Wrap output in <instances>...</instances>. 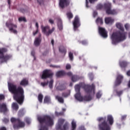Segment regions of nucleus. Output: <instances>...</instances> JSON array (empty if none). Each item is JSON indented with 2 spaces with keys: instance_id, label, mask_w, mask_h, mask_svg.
Instances as JSON below:
<instances>
[{
  "instance_id": "c756f323",
  "label": "nucleus",
  "mask_w": 130,
  "mask_h": 130,
  "mask_svg": "<svg viewBox=\"0 0 130 130\" xmlns=\"http://www.w3.org/2000/svg\"><path fill=\"white\" fill-rule=\"evenodd\" d=\"M120 66L121 68H124L125 67H126L127 66V62L126 61H120L119 62Z\"/></svg>"
},
{
  "instance_id": "09e8293b",
  "label": "nucleus",
  "mask_w": 130,
  "mask_h": 130,
  "mask_svg": "<svg viewBox=\"0 0 130 130\" xmlns=\"http://www.w3.org/2000/svg\"><path fill=\"white\" fill-rule=\"evenodd\" d=\"M115 93H117V95H118V96H120V95H121V94H122V91H116V90H115Z\"/></svg>"
},
{
  "instance_id": "a19ab883",
  "label": "nucleus",
  "mask_w": 130,
  "mask_h": 130,
  "mask_svg": "<svg viewBox=\"0 0 130 130\" xmlns=\"http://www.w3.org/2000/svg\"><path fill=\"white\" fill-rule=\"evenodd\" d=\"M70 92H68V93H63L62 94V96L63 97H64V98H67V97H69V96L70 95Z\"/></svg>"
},
{
  "instance_id": "1a4fd4ad",
  "label": "nucleus",
  "mask_w": 130,
  "mask_h": 130,
  "mask_svg": "<svg viewBox=\"0 0 130 130\" xmlns=\"http://www.w3.org/2000/svg\"><path fill=\"white\" fill-rule=\"evenodd\" d=\"M6 26L7 28H9L10 32H12V33H14V34L17 33V30L16 29H17V25L7 22L6 23Z\"/></svg>"
},
{
  "instance_id": "58836bf2",
  "label": "nucleus",
  "mask_w": 130,
  "mask_h": 130,
  "mask_svg": "<svg viewBox=\"0 0 130 130\" xmlns=\"http://www.w3.org/2000/svg\"><path fill=\"white\" fill-rule=\"evenodd\" d=\"M69 128V123H66L63 126V129L62 130H67Z\"/></svg>"
},
{
  "instance_id": "ea45409f",
  "label": "nucleus",
  "mask_w": 130,
  "mask_h": 130,
  "mask_svg": "<svg viewBox=\"0 0 130 130\" xmlns=\"http://www.w3.org/2000/svg\"><path fill=\"white\" fill-rule=\"evenodd\" d=\"M42 99H43V95L41 94H40L38 96V100L39 102H42Z\"/></svg>"
},
{
  "instance_id": "cd10ccee",
  "label": "nucleus",
  "mask_w": 130,
  "mask_h": 130,
  "mask_svg": "<svg viewBox=\"0 0 130 130\" xmlns=\"http://www.w3.org/2000/svg\"><path fill=\"white\" fill-rule=\"evenodd\" d=\"M58 28L59 30H61L62 29V23L61 22V19H58Z\"/></svg>"
},
{
  "instance_id": "dca6fc26",
  "label": "nucleus",
  "mask_w": 130,
  "mask_h": 130,
  "mask_svg": "<svg viewBox=\"0 0 130 130\" xmlns=\"http://www.w3.org/2000/svg\"><path fill=\"white\" fill-rule=\"evenodd\" d=\"M69 4L70 2L68 0H60L59 5L61 8H63L69 6Z\"/></svg>"
},
{
  "instance_id": "79ce46f5",
  "label": "nucleus",
  "mask_w": 130,
  "mask_h": 130,
  "mask_svg": "<svg viewBox=\"0 0 130 130\" xmlns=\"http://www.w3.org/2000/svg\"><path fill=\"white\" fill-rule=\"evenodd\" d=\"M12 107L13 109L16 110H17V103H13L12 105Z\"/></svg>"
},
{
  "instance_id": "393cba45",
  "label": "nucleus",
  "mask_w": 130,
  "mask_h": 130,
  "mask_svg": "<svg viewBox=\"0 0 130 130\" xmlns=\"http://www.w3.org/2000/svg\"><path fill=\"white\" fill-rule=\"evenodd\" d=\"M108 121H109L110 125H112L113 124V117L111 115H108Z\"/></svg>"
},
{
  "instance_id": "69168bd1",
  "label": "nucleus",
  "mask_w": 130,
  "mask_h": 130,
  "mask_svg": "<svg viewBox=\"0 0 130 130\" xmlns=\"http://www.w3.org/2000/svg\"><path fill=\"white\" fill-rule=\"evenodd\" d=\"M96 15H97V12L94 11L93 12V16L94 18H95V17H96Z\"/></svg>"
},
{
  "instance_id": "39448f33",
  "label": "nucleus",
  "mask_w": 130,
  "mask_h": 130,
  "mask_svg": "<svg viewBox=\"0 0 130 130\" xmlns=\"http://www.w3.org/2000/svg\"><path fill=\"white\" fill-rule=\"evenodd\" d=\"M7 49L5 48H0V59H2V62H7L11 57L9 55H5V53L7 52Z\"/></svg>"
},
{
  "instance_id": "a211bd4d",
  "label": "nucleus",
  "mask_w": 130,
  "mask_h": 130,
  "mask_svg": "<svg viewBox=\"0 0 130 130\" xmlns=\"http://www.w3.org/2000/svg\"><path fill=\"white\" fill-rule=\"evenodd\" d=\"M122 79H123V76L121 75H118L117 77L116 80L115 82V85L116 86H118V85H120V83H121V81H122Z\"/></svg>"
},
{
  "instance_id": "3c124183",
  "label": "nucleus",
  "mask_w": 130,
  "mask_h": 130,
  "mask_svg": "<svg viewBox=\"0 0 130 130\" xmlns=\"http://www.w3.org/2000/svg\"><path fill=\"white\" fill-rule=\"evenodd\" d=\"M71 68H72V67L71 66V64H67L66 65V70H70Z\"/></svg>"
},
{
  "instance_id": "4c0bfd02",
  "label": "nucleus",
  "mask_w": 130,
  "mask_h": 130,
  "mask_svg": "<svg viewBox=\"0 0 130 130\" xmlns=\"http://www.w3.org/2000/svg\"><path fill=\"white\" fill-rule=\"evenodd\" d=\"M67 16L68 19H72L73 17V14L72 13V12H70L67 13Z\"/></svg>"
},
{
  "instance_id": "f257e3e1",
  "label": "nucleus",
  "mask_w": 130,
  "mask_h": 130,
  "mask_svg": "<svg viewBox=\"0 0 130 130\" xmlns=\"http://www.w3.org/2000/svg\"><path fill=\"white\" fill-rule=\"evenodd\" d=\"M116 26L118 29L120 30L119 32H114L111 36L112 43L114 45H116L117 43L120 41H123L126 39V33L123 31V26L121 23L118 22L116 24Z\"/></svg>"
},
{
  "instance_id": "6e6552de",
  "label": "nucleus",
  "mask_w": 130,
  "mask_h": 130,
  "mask_svg": "<svg viewBox=\"0 0 130 130\" xmlns=\"http://www.w3.org/2000/svg\"><path fill=\"white\" fill-rule=\"evenodd\" d=\"M84 90L87 94L90 95H94L95 94V85L92 84L91 86L85 85L84 87Z\"/></svg>"
},
{
  "instance_id": "20e7f679",
  "label": "nucleus",
  "mask_w": 130,
  "mask_h": 130,
  "mask_svg": "<svg viewBox=\"0 0 130 130\" xmlns=\"http://www.w3.org/2000/svg\"><path fill=\"white\" fill-rule=\"evenodd\" d=\"M38 120L41 124L43 122H45L47 125H53V120L48 116H45L44 118L40 116L38 117Z\"/></svg>"
},
{
  "instance_id": "6e6d98bb",
  "label": "nucleus",
  "mask_w": 130,
  "mask_h": 130,
  "mask_svg": "<svg viewBox=\"0 0 130 130\" xmlns=\"http://www.w3.org/2000/svg\"><path fill=\"white\" fill-rule=\"evenodd\" d=\"M49 23H50V24H53L54 23V21H53L52 19H49Z\"/></svg>"
},
{
  "instance_id": "a18cd8bd",
  "label": "nucleus",
  "mask_w": 130,
  "mask_h": 130,
  "mask_svg": "<svg viewBox=\"0 0 130 130\" xmlns=\"http://www.w3.org/2000/svg\"><path fill=\"white\" fill-rule=\"evenodd\" d=\"M59 51H60V52H66V49H64V48L63 47H61L59 49Z\"/></svg>"
},
{
  "instance_id": "f3484780",
  "label": "nucleus",
  "mask_w": 130,
  "mask_h": 130,
  "mask_svg": "<svg viewBox=\"0 0 130 130\" xmlns=\"http://www.w3.org/2000/svg\"><path fill=\"white\" fill-rule=\"evenodd\" d=\"M0 110L2 112H4V113H6V112H8V108L7 107V104L6 103H2L0 104Z\"/></svg>"
},
{
  "instance_id": "f704fd0d",
  "label": "nucleus",
  "mask_w": 130,
  "mask_h": 130,
  "mask_svg": "<svg viewBox=\"0 0 130 130\" xmlns=\"http://www.w3.org/2000/svg\"><path fill=\"white\" fill-rule=\"evenodd\" d=\"M79 80V77L77 76L74 75L72 78V81L73 82H77Z\"/></svg>"
},
{
  "instance_id": "8fccbe9b",
  "label": "nucleus",
  "mask_w": 130,
  "mask_h": 130,
  "mask_svg": "<svg viewBox=\"0 0 130 130\" xmlns=\"http://www.w3.org/2000/svg\"><path fill=\"white\" fill-rule=\"evenodd\" d=\"M25 121L26 123H28V124H29L31 122V120H30V119L29 118H26Z\"/></svg>"
},
{
  "instance_id": "49530a36",
  "label": "nucleus",
  "mask_w": 130,
  "mask_h": 130,
  "mask_svg": "<svg viewBox=\"0 0 130 130\" xmlns=\"http://www.w3.org/2000/svg\"><path fill=\"white\" fill-rule=\"evenodd\" d=\"M41 86H42V87H45V86H47V85H48V82H42L41 83Z\"/></svg>"
},
{
  "instance_id": "f8f14e48",
  "label": "nucleus",
  "mask_w": 130,
  "mask_h": 130,
  "mask_svg": "<svg viewBox=\"0 0 130 130\" xmlns=\"http://www.w3.org/2000/svg\"><path fill=\"white\" fill-rule=\"evenodd\" d=\"M55 88L57 91H63L67 89V86L62 84L61 82L57 81L56 82Z\"/></svg>"
},
{
  "instance_id": "f03ea898",
  "label": "nucleus",
  "mask_w": 130,
  "mask_h": 130,
  "mask_svg": "<svg viewBox=\"0 0 130 130\" xmlns=\"http://www.w3.org/2000/svg\"><path fill=\"white\" fill-rule=\"evenodd\" d=\"M82 87V85L81 84L76 85L75 86V91L76 93L75 94L74 97L77 101H80V102L82 101H90L92 100V97L90 96H86L84 98H83L82 95H81V93L80 92V89Z\"/></svg>"
},
{
  "instance_id": "c03bdc74",
  "label": "nucleus",
  "mask_w": 130,
  "mask_h": 130,
  "mask_svg": "<svg viewBox=\"0 0 130 130\" xmlns=\"http://www.w3.org/2000/svg\"><path fill=\"white\" fill-rule=\"evenodd\" d=\"M38 33H39V29H36V30L33 31L32 34H33L34 36H35L36 35H37V34H38Z\"/></svg>"
},
{
  "instance_id": "5fc2aeb1",
  "label": "nucleus",
  "mask_w": 130,
  "mask_h": 130,
  "mask_svg": "<svg viewBox=\"0 0 130 130\" xmlns=\"http://www.w3.org/2000/svg\"><path fill=\"white\" fill-rule=\"evenodd\" d=\"M55 114L57 115V116H58L59 115H62L63 113L60 112V113H57V112H55Z\"/></svg>"
},
{
  "instance_id": "bb28decb",
  "label": "nucleus",
  "mask_w": 130,
  "mask_h": 130,
  "mask_svg": "<svg viewBox=\"0 0 130 130\" xmlns=\"http://www.w3.org/2000/svg\"><path fill=\"white\" fill-rule=\"evenodd\" d=\"M66 73L63 71H58L56 73V76L57 77H61V76H64Z\"/></svg>"
},
{
  "instance_id": "603ef678",
  "label": "nucleus",
  "mask_w": 130,
  "mask_h": 130,
  "mask_svg": "<svg viewBox=\"0 0 130 130\" xmlns=\"http://www.w3.org/2000/svg\"><path fill=\"white\" fill-rule=\"evenodd\" d=\"M5 99V95L3 94H0V101L1 100H4Z\"/></svg>"
},
{
  "instance_id": "e433bc0d",
  "label": "nucleus",
  "mask_w": 130,
  "mask_h": 130,
  "mask_svg": "<svg viewBox=\"0 0 130 130\" xmlns=\"http://www.w3.org/2000/svg\"><path fill=\"white\" fill-rule=\"evenodd\" d=\"M96 22L97 24H103V20L102 18H98L96 20Z\"/></svg>"
},
{
  "instance_id": "423d86ee",
  "label": "nucleus",
  "mask_w": 130,
  "mask_h": 130,
  "mask_svg": "<svg viewBox=\"0 0 130 130\" xmlns=\"http://www.w3.org/2000/svg\"><path fill=\"white\" fill-rule=\"evenodd\" d=\"M8 89L11 93L14 94L13 98L17 101V86L12 83H8Z\"/></svg>"
},
{
  "instance_id": "338daca9",
  "label": "nucleus",
  "mask_w": 130,
  "mask_h": 130,
  "mask_svg": "<svg viewBox=\"0 0 130 130\" xmlns=\"http://www.w3.org/2000/svg\"><path fill=\"white\" fill-rule=\"evenodd\" d=\"M82 44H83V45H86V44H87V41H83L82 42Z\"/></svg>"
},
{
  "instance_id": "5701e85b",
  "label": "nucleus",
  "mask_w": 130,
  "mask_h": 130,
  "mask_svg": "<svg viewBox=\"0 0 130 130\" xmlns=\"http://www.w3.org/2000/svg\"><path fill=\"white\" fill-rule=\"evenodd\" d=\"M63 122H64V120L62 119H59L58 121V123L56 125V128L57 129L60 128V126H61V125L62 124V123H63Z\"/></svg>"
},
{
  "instance_id": "412c9836",
  "label": "nucleus",
  "mask_w": 130,
  "mask_h": 130,
  "mask_svg": "<svg viewBox=\"0 0 130 130\" xmlns=\"http://www.w3.org/2000/svg\"><path fill=\"white\" fill-rule=\"evenodd\" d=\"M17 126L18 127H24L25 126V123L24 122H22L20 119H17Z\"/></svg>"
},
{
  "instance_id": "c9c22d12",
  "label": "nucleus",
  "mask_w": 130,
  "mask_h": 130,
  "mask_svg": "<svg viewBox=\"0 0 130 130\" xmlns=\"http://www.w3.org/2000/svg\"><path fill=\"white\" fill-rule=\"evenodd\" d=\"M18 21L19 22H27V20L26 19V18L24 17H20L18 18Z\"/></svg>"
},
{
  "instance_id": "aec40b11",
  "label": "nucleus",
  "mask_w": 130,
  "mask_h": 130,
  "mask_svg": "<svg viewBox=\"0 0 130 130\" xmlns=\"http://www.w3.org/2000/svg\"><path fill=\"white\" fill-rule=\"evenodd\" d=\"M106 24H112L114 22V19L110 17H106L105 19Z\"/></svg>"
},
{
  "instance_id": "2f4dec72",
  "label": "nucleus",
  "mask_w": 130,
  "mask_h": 130,
  "mask_svg": "<svg viewBox=\"0 0 130 130\" xmlns=\"http://www.w3.org/2000/svg\"><path fill=\"white\" fill-rule=\"evenodd\" d=\"M48 84L49 85V88H50V89H52L53 87V80H51L50 81L48 82Z\"/></svg>"
},
{
  "instance_id": "4be33fe9",
  "label": "nucleus",
  "mask_w": 130,
  "mask_h": 130,
  "mask_svg": "<svg viewBox=\"0 0 130 130\" xmlns=\"http://www.w3.org/2000/svg\"><path fill=\"white\" fill-rule=\"evenodd\" d=\"M40 43H41V39L40 38H36L34 43L35 46H39Z\"/></svg>"
},
{
  "instance_id": "37998d69",
  "label": "nucleus",
  "mask_w": 130,
  "mask_h": 130,
  "mask_svg": "<svg viewBox=\"0 0 130 130\" xmlns=\"http://www.w3.org/2000/svg\"><path fill=\"white\" fill-rule=\"evenodd\" d=\"M10 121V120H9L8 118H4L3 119V122H4V123H5L6 124V123H8V122Z\"/></svg>"
},
{
  "instance_id": "0eeeda50",
  "label": "nucleus",
  "mask_w": 130,
  "mask_h": 130,
  "mask_svg": "<svg viewBox=\"0 0 130 130\" xmlns=\"http://www.w3.org/2000/svg\"><path fill=\"white\" fill-rule=\"evenodd\" d=\"M41 28L42 29V32L44 33L46 36H49L52 32L55 30V28L54 27H52L50 29V27L48 25H46L45 26H43V25L41 26Z\"/></svg>"
},
{
  "instance_id": "72a5a7b5",
  "label": "nucleus",
  "mask_w": 130,
  "mask_h": 130,
  "mask_svg": "<svg viewBox=\"0 0 130 130\" xmlns=\"http://www.w3.org/2000/svg\"><path fill=\"white\" fill-rule=\"evenodd\" d=\"M96 98H98V99L101 98V96H102V91H98L96 93Z\"/></svg>"
},
{
  "instance_id": "6ab92c4d",
  "label": "nucleus",
  "mask_w": 130,
  "mask_h": 130,
  "mask_svg": "<svg viewBox=\"0 0 130 130\" xmlns=\"http://www.w3.org/2000/svg\"><path fill=\"white\" fill-rule=\"evenodd\" d=\"M10 121H11L12 123L13 124V128L14 129H17V118L12 117L10 119Z\"/></svg>"
},
{
  "instance_id": "7c9ffc66",
  "label": "nucleus",
  "mask_w": 130,
  "mask_h": 130,
  "mask_svg": "<svg viewBox=\"0 0 130 130\" xmlns=\"http://www.w3.org/2000/svg\"><path fill=\"white\" fill-rule=\"evenodd\" d=\"M55 98L60 103H63V99L62 98L57 95Z\"/></svg>"
},
{
  "instance_id": "b1692460",
  "label": "nucleus",
  "mask_w": 130,
  "mask_h": 130,
  "mask_svg": "<svg viewBox=\"0 0 130 130\" xmlns=\"http://www.w3.org/2000/svg\"><path fill=\"white\" fill-rule=\"evenodd\" d=\"M28 79L24 78L21 81L20 85L21 86H27V85H28Z\"/></svg>"
},
{
  "instance_id": "de8ad7c7",
  "label": "nucleus",
  "mask_w": 130,
  "mask_h": 130,
  "mask_svg": "<svg viewBox=\"0 0 130 130\" xmlns=\"http://www.w3.org/2000/svg\"><path fill=\"white\" fill-rule=\"evenodd\" d=\"M69 57L71 60H73L74 57L73 56V54L71 52L69 53Z\"/></svg>"
},
{
  "instance_id": "864d4df0",
  "label": "nucleus",
  "mask_w": 130,
  "mask_h": 130,
  "mask_svg": "<svg viewBox=\"0 0 130 130\" xmlns=\"http://www.w3.org/2000/svg\"><path fill=\"white\" fill-rule=\"evenodd\" d=\"M38 3L39 5H43V0H38Z\"/></svg>"
},
{
  "instance_id": "a878e982",
  "label": "nucleus",
  "mask_w": 130,
  "mask_h": 130,
  "mask_svg": "<svg viewBox=\"0 0 130 130\" xmlns=\"http://www.w3.org/2000/svg\"><path fill=\"white\" fill-rule=\"evenodd\" d=\"M72 124V129L76 130V127H77V122L75 120H73L71 123Z\"/></svg>"
},
{
  "instance_id": "0e129e2a",
  "label": "nucleus",
  "mask_w": 130,
  "mask_h": 130,
  "mask_svg": "<svg viewBox=\"0 0 130 130\" xmlns=\"http://www.w3.org/2000/svg\"><path fill=\"white\" fill-rule=\"evenodd\" d=\"M0 130H7V128L5 126H2L0 127Z\"/></svg>"
},
{
  "instance_id": "4468645a",
  "label": "nucleus",
  "mask_w": 130,
  "mask_h": 130,
  "mask_svg": "<svg viewBox=\"0 0 130 130\" xmlns=\"http://www.w3.org/2000/svg\"><path fill=\"white\" fill-rule=\"evenodd\" d=\"M99 32L102 37H103V38H107V31H106L105 28L99 27Z\"/></svg>"
},
{
  "instance_id": "774afa93",
  "label": "nucleus",
  "mask_w": 130,
  "mask_h": 130,
  "mask_svg": "<svg viewBox=\"0 0 130 130\" xmlns=\"http://www.w3.org/2000/svg\"><path fill=\"white\" fill-rule=\"evenodd\" d=\"M19 11L21 12V13H25V9H21L19 10Z\"/></svg>"
},
{
  "instance_id": "7ed1b4c3",
  "label": "nucleus",
  "mask_w": 130,
  "mask_h": 130,
  "mask_svg": "<svg viewBox=\"0 0 130 130\" xmlns=\"http://www.w3.org/2000/svg\"><path fill=\"white\" fill-rule=\"evenodd\" d=\"M24 89L21 86H18L17 89V102L18 104H23L24 102Z\"/></svg>"
},
{
  "instance_id": "c85d7f7f",
  "label": "nucleus",
  "mask_w": 130,
  "mask_h": 130,
  "mask_svg": "<svg viewBox=\"0 0 130 130\" xmlns=\"http://www.w3.org/2000/svg\"><path fill=\"white\" fill-rule=\"evenodd\" d=\"M95 1H96V0H89V2H88V0H86V8H89V7H90V6H91V4H92V3H94V2H95Z\"/></svg>"
},
{
  "instance_id": "e2e57ef3",
  "label": "nucleus",
  "mask_w": 130,
  "mask_h": 130,
  "mask_svg": "<svg viewBox=\"0 0 130 130\" xmlns=\"http://www.w3.org/2000/svg\"><path fill=\"white\" fill-rule=\"evenodd\" d=\"M67 75L69 77H72L73 76V74L72 73V72H69L67 73Z\"/></svg>"
},
{
  "instance_id": "2eb2a0df",
  "label": "nucleus",
  "mask_w": 130,
  "mask_h": 130,
  "mask_svg": "<svg viewBox=\"0 0 130 130\" xmlns=\"http://www.w3.org/2000/svg\"><path fill=\"white\" fill-rule=\"evenodd\" d=\"M100 130H110V126L106 122H104L99 125Z\"/></svg>"
},
{
  "instance_id": "13d9d810",
  "label": "nucleus",
  "mask_w": 130,
  "mask_h": 130,
  "mask_svg": "<svg viewBox=\"0 0 130 130\" xmlns=\"http://www.w3.org/2000/svg\"><path fill=\"white\" fill-rule=\"evenodd\" d=\"M97 8L99 9H102V8H103V6H102V5H101V4H99V5H98Z\"/></svg>"
},
{
  "instance_id": "473e14b6",
  "label": "nucleus",
  "mask_w": 130,
  "mask_h": 130,
  "mask_svg": "<svg viewBox=\"0 0 130 130\" xmlns=\"http://www.w3.org/2000/svg\"><path fill=\"white\" fill-rule=\"evenodd\" d=\"M50 102V97L45 96L44 99V103H49Z\"/></svg>"
},
{
  "instance_id": "052dcab7",
  "label": "nucleus",
  "mask_w": 130,
  "mask_h": 130,
  "mask_svg": "<svg viewBox=\"0 0 130 130\" xmlns=\"http://www.w3.org/2000/svg\"><path fill=\"white\" fill-rule=\"evenodd\" d=\"M129 27V24H128L127 23L125 24V29H126V30H127V29H128Z\"/></svg>"
},
{
  "instance_id": "4d7b16f0",
  "label": "nucleus",
  "mask_w": 130,
  "mask_h": 130,
  "mask_svg": "<svg viewBox=\"0 0 130 130\" xmlns=\"http://www.w3.org/2000/svg\"><path fill=\"white\" fill-rule=\"evenodd\" d=\"M98 120L99 121H104V120H105V119L103 118H99L98 119Z\"/></svg>"
},
{
  "instance_id": "ddd939ff",
  "label": "nucleus",
  "mask_w": 130,
  "mask_h": 130,
  "mask_svg": "<svg viewBox=\"0 0 130 130\" xmlns=\"http://www.w3.org/2000/svg\"><path fill=\"white\" fill-rule=\"evenodd\" d=\"M74 26V31H76V30L81 26V23H80V19L79 17L76 16L75 17L74 21L73 22Z\"/></svg>"
},
{
  "instance_id": "9d476101",
  "label": "nucleus",
  "mask_w": 130,
  "mask_h": 130,
  "mask_svg": "<svg viewBox=\"0 0 130 130\" xmlns=\"http://www.w3.org/2000/svg\"><path fill=\"white\" fill-rule=\"evenodd\" d=\"M52 73H51V71L50 70H44L42 74L40 75V77L43 80H45V79H47V78H49L51 76H52Z\"/></svg>"
},
{
  "instance_id": "680f3d73",
  "label": "nucleus",
  "mask_w": 130,
  "mask_h": 130,
  "mask_svg": "<svg viewBox=\"0 0 130 130\" xmlns=\"http://www.w3.org/2000/svg\"><path fill=\"white\" fill-rule=\"evenodd\" d=\"M36 27L37 29H39V24H38V22L36 23Z\"/></svg>"
},
{
  "instance_id": "bf43d9fd",
  "label": "nucleus",
  "mask_w": 130,
  "mask_h": 130,
  "mask_svg": "<svg viewBox=\"0 0 130 130\" xmlns=\"http://www.w3.org/2000/svg\"><path fill=\"white\" fill-rule=\"evenodd\" d=\"M47 128H46V127H43L42 126H41L40 130H46Z\"/></svg>"
},
{
  "instance_id": "9b49d317",
  "label": "nucleus",
  "mask_w": 130,
  "mask_h": 130,
  "mask_svg": "<svg viewBox=\"0 0 130 130\" xmlns=\"http://www.w3.org/2000/svg\"><path fill=\"white\" fill-rule=\"evenodd\" d=\"M110 7H111V4L110 3H108L105 5V9H107L106 13L108 15H116L117 11L115 10H111L110 9Z\"/></svg>"
}]
</instances>
